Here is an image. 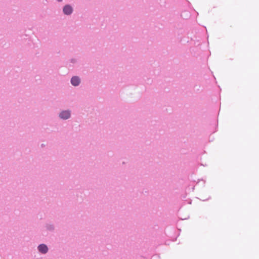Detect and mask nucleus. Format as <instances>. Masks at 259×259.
I'll return each mask as SVG.
<instances>
[{"label": "nucleus", "instance_id": "nucleus-3", "mask_svg": "<svg viewBox=\"0 0 259 259\" xmlns=\"http://www.w3.org/2000/svg\"><path fill=\"white\" fill-rule=\"evenodd\" d=\"M71 82L73 85L77 86L80 83V79L77 76H74L71 78Z\"/></svg>", "mask_w": 259, "mask_h": 259}, {"label": "nucleus", "instance_id": "nucleus-4", "mask_svg": "<svg viewBox=\"0 0 259 259\" xmlns=\"http://www.w3.org/2000/svg\"><path fill=\"white\" fill-rule=\"evenodd\" d=\"M72 12V8L69 5L65 6L63 8V12L66 15H69Z\"/></svg>", "mask_w": 259, "mask_h": 259}, {"label": "nucleus", "instance_id": "nucleus-2", "mask_svg": "<svg viewBox=\"0 0 259 259\" xmlns=\"http://www.w3.org/2000/svg\"><path fill=\"white\" fill-rule=\"evenodd\" d=\"M38 248L39 251L42 253H47L48 250V248L47 245L44 244L39 245L38 247Z\"/></svg>", "mask_w": 259, "mask_h": 259}, {"label": "nucleus", "instance_id": "nucleus-1", "mask_svg": "<svg viewBox=\"0 0 259 259\" xmlns=\"http://www.w3.org/2000/svg\"><path fill=\"white\" fill-rule=\"evenodd\" d=\"M70 116V113L69 111H64L60 113V117L62 119H67Z\"/></svg>", "mask_w": 259, "mask_h": 259}]
</instances>
